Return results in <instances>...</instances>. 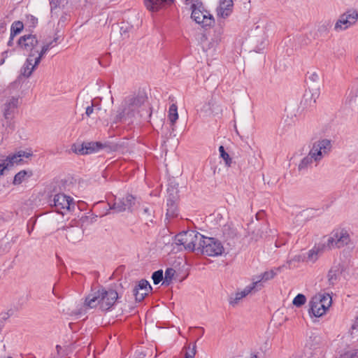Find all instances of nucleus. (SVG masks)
<instances>
[{"mask_svg": "<svg viewBox=\"0 0 358 358\" xmlns=\"http://www.w3.org/2000/svg\"><path fill=\"white\" fill-rule=\"evenodd\" d=\"M326 250V248H323V243H320L317 246H315L313 249L308 251L307 261L313 263L315 262L317 260L319 255Z\"/></svg>", "mask_w": 358, "mask_h": 358, "instance_id": "obj_20", "label": "nucleus"}, {"mask_svg": "<svg viewBox=\"0 0 358 358\" xmlns=\"http://www.w3.org/2000/svg\"><path fill=\"white\" fill-rule=\"evenodd\" d=\"M136 198L131 194H127L124 197L117 198L114 199L112 205L108 203L110 210H113L116 213H121L125 210L133 212V207L136 204Z\"/></svg>", "mask_w": 358, "mask_h": 358, "instance_id": "obj_9", "label": "nucleus"}, {"mask_svg": "<svg viewBox=\"0 0 358 358\" xmlns=\"http://www.w3.org/2000/svg\"><path fill=\"white\" fill-rule=\"evenodd\" d=\"M5 59H6L5 58H2V59H1L0 65H2V64H4V62H5Z\"/></svg>", "mask_w": 358, "mask_h": 358, "instance_id": "obj_57", "label": "nucleus"}, {"mask_svg": "<svg viewBox=\"0 0 358 358\" xmlns=\"http://www.w3.org/2000/svg\"><path fill=\"white\" fill-rule=\"evenodd\" d=\"M204 236L201 234L199 232H196V235L195 237L192 239V244L193 247H191V251H196L197 252V247H200L201 241L203 240Z\"/></svg>", "mask_w": 358, "mask_h": 358, "instance_id": "obj_37", "label": "nucleus"}, {"mask_svg": "<svg viewBox=\"0 0 358 358\" xmlns=\"http://www.w3.org/2000/svg\"><path fill=\"white\" fill-rule=\"evenodd\" d=\"M222 234L227 239L234 238L237 235L236 229L234 227L231 222H227L222 227Z\"/></svg>", "mask_w": 358, "mask_h": 358, "instance_id": "obj_23", "label": "nucleus"}, {"mask_svg": "<svg viewBox=\"0 0 358 358\" xmlns=\"http://www.w3.org/2000/svg\"><path fill=\"white\" fill-rule=\"evenodd\" d=\"M36 57L28 56L22 70V73L24 76L29 77L35 68L38 65L36 63Z\"/></svg>", "mask_w": 358, "mask_h": 358, "instance_id": "obj_19", "label": "nucleus"}, {"mask_svg": "<svg viewBox=\"0 0 358 358\" xmlns=\"http://www.w3.org/2000/svg\"><path fill=\"white\" fill-rule=\"evenodd\" d=\"M348 20H350L354 25L356 24L358 20V12L355 9H349L345 13L341 14Z\"/></svg>", "mask_w": 358, "mask_h": 358, "instance_id": "obj_31", "label": "nucleus"}, {"mask_svg": "<svg viewBox=\"0 0 358 358\" xmlns=\"http://www.w3.org/2000/svg\"><path fill=\"white\" fill-rule=\"evenodd\" d=\"M3 326V322H0V331L1 330Z\"/></svg>", "mask_w": 358, "mask_h": 358, "instance_id": "obj_58", "label": "nucleus"}, {"mask_svg": "<svg viewBox=\"0 0 358 358\" xmlns=\"http://www.w3.org/2000/svg\"><path fill=\"white\" fill-rule=\"evenodd\" d=\"M6 169H7V165H5V162L0 164V176L3 175V172Z\"/></svg>", "mask_w": 358, "mask_h": 358, "instance_id": "obj_51", "label": "nucleus"}, {"mask_svg": "<svg viewBox=\"0 0 358 358\" xmlns=\"http://www.w3.org/2000/svg\"><path fill=\"white\" fill-rule=\"evenodd\" d=\"M94 113V105L93 104V102H91L90 106H87L85 110V115L87 117H90L92 113Z\"/></svg>", "mask_w": 358, "mask_h": 358, "instance_id": "obj_48", "label": "nucleus"}, {"mask_svg": "<svg viewBox=\"0 0 358 358\" xmlns=\"http://www.w3.org/2000/svg\"><path fill=\"white\" fill-rule=\"evenodd\" d=\"M8 127H10V130L14 129V125L11 122H9Z\"/></svg>", "mask_w": 358, "mask_h": 358, "instance_id": "obj_56", "label": "nucleus"}, {"mask_svg": "<svg viewBox=\"0 0 358 358\" xmlns=\"http://www.w3.org/2000/svg\"><path fill=\"white\" fill-rule=\"evenodd\" d=\"M266 45V43L265 36H264V34L260 43L259 45H257L256 47L255 51L257 52H260V50H263L265 48Z\"/></svg>", "mask_w": 358, "mask_h": 358, "instance_id": "obj_47", "label": "nucleus"}, {"mask_svg": "<svg viewBox=\"0 0 358 358\" xmlns=\"http://www.w3.org/2000/svg\"><path fill=\"white\" fill-rule=\"evenodd\" d=\"M66 238L73 243L78 242L81 238V231L80 229L76 227H69L66 229Z\"/></svg>", "mask_w": 358, "mask_h": 358, "instance_id": "obj_22", "label": "nucleus"}, {"mask_svg": "<svg viewBox=\"0 0 358 358\" xmlns=\"http://www.w3.org/2000/svg\"><path fill=\"white\" fill-rule=\"evenodd\" d=\"M233 7V0H220V5L217 8V15L223 18H226L232 13Z\"/></svg>", "mask_w": 358, "mask_h": 358, "instance_id": "obj_17", "label": "nucleus"}, {"mask_svg": "<svg viewBox=\"0 0 358 358\" xmlns=\"http://www.w3.org/2000/svg\"><path fill=\"white\" fill-rule=\"evenodd\" d=\"M17 45L28 53L29 57L38 56L40 53L38 41L36 35L27 34L21 36L17 41Z\"/></svg>", "mask_w": 358, "mask_h": 358, "instance_id": "obj_8", "label": "nucleus"}, {"mask_svg": "<svg viewBox=\"0 0 358 358\" xmlns=\"http://www.w3.org/2000/svg\"><path fill=\"white\" fill-rule=\"evenodd\" d=\"M318 299L319 298H317V296H315L309 301L308 313L310 315H313L316 317L322 316L327 311L322 306V303H320V301H321V300H319Z\"/></svg>", "mask_w": 358, "mask_h": 358, "instance_id": "obj_15", "label": "nucleus"}, {"mask_svg": "<svg viewBox=\"0 0 358 358\" xmlns=\"http://www.w3.org/2000/svg\"><path fill=\"white\" fill-rule=\"evenodd\" d=\"M343 266L340 264L333 266L327 274L328 283L331 286L336 285L343 272Z\"/></svg>", "mask_w": 358, "mask_h": 358, "instance_id": "obj_18", "label": "nucleus"}, {"mask_svg": "<svg viewBox=\"0 0 358 358\" xmlns=\"http://www.w3.org/2000/svg\"><path fill=\"white\" fill-rule=\"evenodd\" d=\"M352 338H358V313L355 317L350 331H349Z\"/></svg>", "mask_w": 358, "mask_h": 358, "instance_id": "obj_39", "label": "nucleus"}, {"mask_svg": "<svg viewBox=\"0 0 358 358\" xmlns=\"http://www.w3.org/2000/svg\"><path fill=\"white\" fill-rule=\"evenodd\" d=\"M339 358H358V349L348 350L341 355Z\"/></svg>", "mask_w": 358, "mask_h": 358, "instance_id": "obj_43", "label": "nucleus"}, {"mask_svg": "<svg viewBox=\"0 0 358 358\" xmlns=\"http://www.w3.org/2000/svg\"><path fill=\"white\" fill-rule=\"evenodd\" d=\"M24 28L23 22L17 20L15 21L10 27V34L12 36H15L17 34H20Z\"/></svg>", "mask_w": 358, "mask_h": 358, "instance_id": "obj_33", "label": "nucleus"}, {"mask_svg": "<svg viewBox=\"0 0 358 358\" xmlns=\"http://www.w3.org/2000/svg\"><path fill=\"white\" fill-rule=\"evenodd\" d=\"M174 1L175 0H144V3L148 10L155 13L166 5H171Z\"/></svg>", "mask_w": 358, "mask_h": 358, "instance_id": "obj_16", "label": "nucleus"}, {"mask_svg": "<svg viewBox=\"0 0 358 358\" xmlns=\"http://www.w3.org/2000/svg\"><path fill=\"white\" fill-rule=\"evenodd\" d=\"M145 99L142 96H129L124 99L121 106L113 117L112 122L131 123L138 109L143 104Z\"/></svg>", "mask_w": 358, "mask_h": 358, "instance_id": "obj_2", "label": "nucleus"}, {"mask_svg": "<svg viewBox=\"0 0 358 358\" xmlns=\"http://www.w3.org/2000/svg\"><path fill=\"white\" fill-rule=\"evenodd\" d=\"M31 156V152L20 150L13 155H9L3 162H5V165H7L8 168L9 166H13L15 164H22L23 162L22 157L29 158Z\"/></svg>", "mask_w": 358, "mask_h": 358, "instance_id": "obj_14", "label": "nucleus"}, {"mask_svg": "<svg viewBox=\"0 0 358 358\" xmlns=\"http://www.w3.org/2000/svg\"><path fill=\"white\" fill-rule=\"evenodd\" d=\"M315 162L311 155L308 153L307 156L304 157L300 162L298 166L299 171L307 170L311 164Z\"/></svg>", "mask_w": 358, "mask_h": 358, "instance_id": "obj_28", "label": "nucleus"}, {"mask_svg": "<svg viewBox=\"0 0 358 358\" xmlns=\"http://www.w3.org/2000/svg\"><path fill=\"white\" fill-rule=\"evenodd\" d=\"M317 298H319V300H321L320 303H322V306L327 310L331 304V297L329 294H318L316 295Z\"/></svg>", "mask_w": 358, "mask_h": 358, "instance_id": "obj_32", "label": "nucleus"}, {"mask_svg": "<svg viewBox=\"0 0 358 358\" xmlns=\"http://www.w3.org/2000/svg\"><path fill=\"white\" fill-rule=\"evenodd\" d=\"M301 104L308 109H313L316 106V98L314 97V94H305L303 99L301 101Z\"/></svg>", "mask_w": 358, "mask_h": 358, "instance_id": "obj_26", "label": "nucleus"}, {"mask_svg": "<svg viewBox=\"0 0 358 358\" xmlns=\"http://www.w3.org/2000/svg\"><path fill=\"white\" fill-rule=\"evenodd\" d=\"M57 41V38H55L52 41L49 43L44 44L40 50V53L38 56L36 57V64H39L43 57L45 55L52 47L55 46L54 43H56Z\"/></svg>", "mask_w": 358, "mask_h": 358, "instance_id": "obj_25", "label": "nucleus"}, {"mask_svg": "<svg viewBox=\"0 0 358 358\" xmlns=\"http://www.w3.org/2000/svg\"><path fill=\"white\" fill-rule=\"evenodd\" d=\"M166 205L168 206L166 215L169 217H175L177 214L176 213V206L174 197L169 196L166 199Z\"/></svg>", "mask_w": 358, "mask_h": 358, "instance_id": "obj_30", "label": "nucleus"}, {"mask_svg": "<svg viewBox=\"0 0 358 358\" xmlns=\"http://www.w3.org/2000/svg\"><path fill=\"white\" fill-rule=\"evenodd\" d=\"M50 205L55 211L62 215L73 213L76 208L74 199L64 193H58L49 196Z\"/></svg>", "mask_w": 358, "mask_h": 358, "instance_id": "obj_3", "label": "nucleus"}, {"mask_svg": "<svg viewBox=\"0 0 358 358\" xmlns=\"http://www.w3.org/2000/svg\"><path fill=\"white\" fill-rule=\"evenodd\" d=\"M26 18V24L29 27H35L38 24V19L32 15H27Z\"/></svg>", "mask_w": 358, "mask_h": 358, "instance_id": "obj_44", "label": "nucleus"}, {"mask_svg": "<svg viewBox=\"0 0 358 358\" xmlns=\"http://www.w3.org/2000/svg\"><path fill=\"white\" fill-rule=\"evenodd\" d=\"M192 19L202 27L210 26L214 22L213 15L205 9L200 0H194L191 5Z\"/></svg>", "mask_w": 358, "mask_h": 358, "instance_id": "obj_5", "label": "nucleus"}, {"mask_svg": "<svg viewBox=\"0 0 358 358\" xmlns=\"http://www.w3.org/2000/svg\"><path fill=\"white\" fill-rule=\"evenodd\" d=\"M141 215L146 220L149 222L152 221L154 217V209L150 205H143L141 207Z\"/></svg>", "mask_w": 358, "mask_h": 358, "instance_id": "obj_27", "label": "nucleus"}, {"mask_svg": "<svg viewBox=\"0 0 358 358\" xmlns=\"http://www.w3.org/2000/svg\"><path fill=\"white\" fill-rule=\"evenodd\" d=\"M251 358H257V356L256 355H253Z\"/></svg>", "mask_w": 358, "mask_h": 358, "instance_id": "obj_60", "label": "nucleus"}, {"mask_svg": "<svg viewBox=\"0 0 358 358\" xmlns=\"http://www.w3.org/2000/svg\"><path fill=\"white\" fill-rule=\"evenodd\" d=\"M118 299L116 290L101 287L97 291L89 294L85 300V306L93 308L99 306L102 311H108Z\"/></svg>", "mask_w": 358, "mask_h": 358, "instance_id": "obj_1", "label": "nucleus"}, {"mask_svg": "<svg viewBox=\"0 0 358 358\" xmlns=\"http://www.w3.org/2000/svg\"><path fill=\"white\" fill-rule=\"evenodd\" d=\"M91 102H93V104L94 105V112L96 113H98L101 110V104L97 101L96 99H93L91 101Z\"/></svg>", "mask_w": 358, "mask_h": 358, "instance_id": "obj_50", "label": "nucleus"}, {"mask_svg": "<svg viewBox=\"0 0 358 358\" xmlns=\"http://www.w3.org/2000/svg\"><path fill=\"white\" fill-rule=\"evenodd\" d=\"M219 152L220 157L224 159L225 162V165L228 167L231 166L233 164V161L231 157H230L229 155L225 151L223 145H220L219 147Z\"/></svg>", "mask_w": 358, "mask_h": 358, "instance_id": "obj_34", "label": "nucleus"}, {"mask_svg": "<svg viewBox=\"0 0 358 358\" xmlns=\"http://www.w3.org/2000/svg\"><path fill=\"white\" fill-rule=\"evenodd\" d=\"M306 301V296L302 294H298L293 299V304L296 307H300Z\"/></svg>", "mask_w": 358, "mask_h": 358, "instance_id": "obj_41", "label": "nucleus"}, {"mask_svg": "<svg viewBox=\"0 0 358 358\" xmlns=\"http://www.w3.org/2000/svg\"><path fill=\"white\" fill-rule=\"evenodd\" d=\"M152 290V287L150 285L149 282L145 279H142L134 288L133 294L135 296L136 301L141 302Z\"/></svg>", "mask_w": 358, "mask_h": 358, "instance_id": "obj_11", "label": "nucleus"}, {"mask_svg": "<svg viewBox=\"0 0 358 358\" xmlns=\"http://www.w3.org/2000/svg\"><path fill=\"white\" fill-rule=\"evenodd\" d=\"M8 50H6V51H4V52H2V57H3V58H5V59H6V58L8 57Z\"/></svg>", "mask_w": 358, "mask_h": 358, "instance_id": "obj_54", "label": "nucleus"}, {"mask_svg": "<svg viewBox=\"0 0 358 358\" xmlns=\"http://www.w3.org/2000/svg\"><path fill=\"white\" fill-rule=\"evenodd\" d=\"M196 352V344L192 348L189 346L187 351L185 354V358H194Z\"/></svg>", "mask_w": 358, "mask_h": 358, "instance_id": "obj_45", "label": "nucleus"}, {"mask_svg": "<svg viewBox=\"0 0 358 358\" xmlns=\"http://www.w3.org/2000/svg\"><path fill=\"white\" fill-rule=\"evenodd\" d=\"M152 279L155 285L159 284L163 279V271L162 269L155 271L152 275Z\"/></svg>", "mask_w": 358, "mask_h": 358, "instance_id": "obj_42", "label": "nucleus"}, {"mask_svg": "<svg viewBox=\"0 0 358 358\" xmlns=\"http://www.w3.org/2000/svg\"><path fill=\"white\" fill-rule=\"evenodd\" d=\"M56 348H57V351L59 352V350L61 349V347H60V345H57L56 346Z\"/></svg>", "mask_w": 358, "mask_h": 358, "instance_id": "obj_59", "label": "nucleus"}, {"mask_svg": "<svg viewBox=\"0 0 358 358\" xmlns=\"http://www.w3.org/2000/svg\"><path fill=\"white\" fill-rule=\"evenodd\" d=\"M108 146L107 143L101 142H84L81 144L76 143L72 145L71 150L78 155H88L99 151Z\"/></svg>", "mask_w": 358, "mask_h": 358, "instance_id": "obj_10", "label": "nucleus"}, {"mask_svg": "<svg viewBox=\"0 0 358 358\" xmlns=\"http://www.w3.org/2000/svg\"><path fill=\"white\" fill-rule=\"evenodd\" d=\"M331 141L329 139L324 138L313 143L309 154L317 165L324 157L329 155L331 151Z\"/></svg>", "mask_w": 358, "mask_h": 358, "instance_id": "obj_7", "label": "nucleus"}, {"mask_svg": "<svg viewBox=\"0 0 358 358\" xmlns=\"http://www.w3.org/2000/svg\"><path fill=\"white\" fill-rule=\"evenodd\" d=\"M176 273V271L173 268H167L165 271V276L162 285H169Z\"/></svg>", "mask_w": 358, "mask_h": 358, "instance_id": "obj_35", "label": "nucleus"}, {"mask_svg": "<svg viewBox=\"0 0 358 358\" xmlns=\"http://www.w3.org/2000/svg\"><path fill=\"white\" fill-rule=\"evenodd\" d=\"M308 341L311 346L317 345L321 341V338L317 333L310 332V335L308 336Z\"/></svg>", "mask_w": 358, "mask_h": 358, "instance_id": "obj_40", "label": "nucleus"}, {"mask_svg": "<svg viewBox=\"0 0 358 358\" xmlns=\"http://www.w3.org/2000/svg\"><path fill=\"white\" fill-rule=\"evenodd\" d=\"M27 175V172L25 170L20 171L14 176L13 184L15 185L21 184L22 181L24 180Z\"/></svg>", "mask_w": 358, "mask_h": 358, "instance_id": "obj_38", "label": "nucleus"}, {"mask_svg": "<svg viewBox=\"0 0 358 358\" xmlns=\"http://www.w3.org/2000/svg\"><path fill=\"white\" fill-rule=\"evenodd\" d=\"M353 25L350 20L341 15L334 25V29L336 31H344Z\"/></svg>", "mask_w": 358, "mask_h": 358, "instance_id": "obj_24", "label": "nucleus"}, {"mask_svg": "<svg viewBox=\"0 0 358 358\" xmlns=\"http://www.w3.org/2000/svg\"><path fill=\"white\" fill-rule=\"evenodd\" d=\"M52 293H53V294H55V296H57V295H56V294L55 293V288H53V289H52Z\"/></svg>", "mask_w": 358, "mask_h": 358, "instance_id": "obj_61", "label": "nucleus"}, {"mask_svg": "<svg viewBox=\"0 0 358 358\" xmlns=\"http://www.w3.org/2000/svg\"><path fill=\"white\" fill-rule=\"evenodd\" d=\"M243 298V297L241 296V294H240L239 292H237V293H236L234 298L232 296L230 297L229 303L232 306H234V305L237 304L238 303V301L241 299H242Z\"/></svg>", "mask_w": 358, "mask_h": 358, "instance_id": "obj_46", "label": "nucleus"}, {"mask_svg": "<svg viewBox=\"0 0 358 358\" xmlns=\"http://www.w3.org/2000/svg\"><path fill=\"white\" fill-rule=\"evenodd\" d=\"M224 251L222 243L215 238L204 236L200 247H197V252L209 257L221 255Z\"/></svg>", "mask_w": 358, "mask_h": 358, "instance_id": "obj_6", "label": "nucleus"}, {"mask_svg": "<svg viewBox=\"0 0 358 358\" xmlns=\"http://www.w3.org/2000/svg\"><path fill=\"white\" fill-rule=\"evenodd\" d=\"M259 281H254L251 285L245 287L243 291L239 292L240 294H241V296L243 297H245L254 289H255L257 291L259 290L260 287H259Z\"/></svg>", "mask_w": 358, "mask_h": 358, "instance_id": "obj_36", "label": "nucleus"}, {"mask_svg": "<svg viewBox=\"0 0 358 358\" xmlns=\"http://www.w3.org/2000/svg\"><path fill=\"white\" fill-rule=\"evenodd\" d=\"M33 229H34V227H32L31 228H29V224H27V231H28L29 234H30L31 233V231H33Z\"/></svg>", "mask_w": 358, "mask_h": 358, "instance_id": "obj_55", "label": "nucleus"}, {"mask_svg": "<svg viewBox=\"0 0 358 358\" xmlns=\"http://www.w3.org/2000/svg\"><path fill=\"white\" fill-rule=\"evenodd\" d=\"M310 79L312 80L313 81L315 82V81L318 80L319 76L316 73H313L310 76Z\"/></svg>", "mask_w": 358, "mask_h": 358, "instance_id": "obj_52", "label": "nucleus"}, {"mask_svg": "<svg viewBox=\"0 0 358 358\" xmlns=\"http://www.w3.org/2000/svg\"><path fill=\"white\" fill-rule=\"evenodd\" d=\"M196 235V231H182L176 236L175 241L176 244L183 245L185 250L191 251L192 239Z\"/></svg>", "mask_w": 358, "mask_h": 358, "instance_id": "obj_12", "label": "nucleus"}, {"mask_svg": "<svg viewBox=\"0 0 358 358\" xmlns=\"http://www.w3.org/2000/svg\"><path fill=\"white\" fill-rule=\"evenodd\" d=\"M168 118L171 126H174L178 119V107L175 103L171 104L169 107Z\"/></svg>", "mask_w": 358, "mask_h": 358, "instance_id": "obj_29", "label": "nucleus"}, {"mask_svg": "<svg viewBox=\"0 0 358 358\" xmlns=\"http://www.w3.org/2000/svg\"><path fill=\"white\" fill-rule=\"evenodd\" d=\"M280 268L278 267V268H276L274 269H271L270 271H266L264 273H263L262 274H261L258 277V279L256 280V281L259 282V287H260V289L263 287L262 283L264 282H266L269 280L273 279L277 275L278 271H280Z\"/></svg>", "mask_w": 358, "mask_h": 358, "instance_id": "obj_21", "label": "nucleus"}, {"mask_svg": "<svg viewBox=\"0 0 358 358\" xmlns=\"http://www.w3.org/2000/svg\"><path fill=\"white\" fill-rule=\"evenodd\" d=\"M351 243L349 233L344 229L333 231L323 243V248L331 250L334 248H341Z\"/></svg>", "mask_w": 358, "mask_h": 358, "instance_id": "obj_4", "label": "nucleus"}, {"mask_svg": "<svg viewBox=\"0 0 358 358\" xmlns=\"http://www.w3.org/2000/svg\"><path fill=\"white\" fill-rule=\"evenodd\" d=\"M6 31V23L4 19H0V36Z\"/></svg>", "mask_w": 358, "mask_h": 358, "instance_id": "obj_49", "label": "nucleus"}, {"mask_svg": "<svg viewBox=\"0 0 358 358\" xmlns=\"http://www.w3.org/2000/svg\"><path fill=\"white\" fill-rule=\"evenodd\" d=\"M140 358H143V357H140Z\"/></svg>", "mask_w": 358, "mask_h": 358, "instance_id": "obj_62", "label": "nucleus"}, {"mask_svg": "<svg viewBox=\"0 0 358 358\" xmlns=\"http://www.w3.org/2000/svg\"><path fill=\"white\" fill-rule=\"evenodd\" d=\"M15 36H12V34H10V38L8 41V46H12L13 45V38H14Z\"/></svg>", "mask_w": 358, "mask_h": 358, "instance_id": "obj_53", "label": "nucleus"}, {"mask_svg": "<svg viewBox=\"0 0 358 358\" xmlns=\"http://www.w3.org/2000/svg\"><path fill=\"white\" fill-rule=\"evenodd\" d=\"M18 106V98L11 97L3 105L2 112L4 118L8 122L13 120Z\"/></svg>", "mask_w": 358, "mask_h": 358, "instance_id": "obj_13", "label": "nucleus"}]
</instances>
